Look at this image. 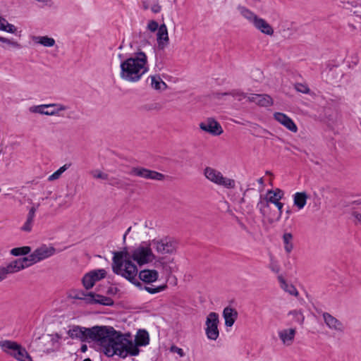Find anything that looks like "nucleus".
Returning a JSON list of instances; mask_svg holds the SVG:
<instances>
[{"label": "nucleus", "instance_id": "16", "mask_svg": "<svg viewBox=\"0 0 361 361\" xmlns=\"http://www.w3.org/2000/svg\"><path fill=\"white\" fill-rule=\"evenodd\" d=\"M169 38L167 27L165 24H161L157 32V43L159 49L163 50L169 44Z\"/></svg>", "mask_w": 361, "mask_h": 361}, {"label": "nucleus", "instance_id": "35", "mask_svg": "<svg viewBox=\"0 0 361 361\" xmlns=\"http://www.w3.org/2000/svg\"><path fill=\"white\" fill-rule=\"evenodd\" d=\"M269 203H270V202L269 201V200H267V197L265 198L262 199V195H260V200L257 203V207L259 209L260 213L263 216L266 215L267 212V210L270 207Z\"/></svg>", "mask_w": 361, "mask_h": 361}, {"label": "nucleus", "instance_id": "14", "mask_svg": "<svg viewBox=\"0 0 361 361\" xmlns=\"http://www.w3.org/2000/svg\"><path fill=\"white\" fill-rule=\"evenodd\" d=\"M88 297V305L99 304L104 306H113L114 304V300L111 298L93 292H90Z\"/></svg>", "mask_w": 361, "mask_h": 361}, {"label": "nucleus", "instance_id": "12", "mask_svg": "<svg viewBox=\"0 0 361 361\" xmlns=\"http://www.w3.org/2000/svg\"><path fill=\"white\" fill-rule=\"evenodd\" d=\"M200 128L212 135H220L223 133L221 125L213 118L200 123Z\"/></svg>", "mask_w": 361, "mask_h": 361}, {"label": "nucleus", "instance_id": "43", "mask_svg": "<svg viewBox=\"0 0 361 361\" xmlns=\"http://www.w3.org/2000/svg\"><path fill=\"white\" fill-rule=\"evenodd\" d=\"M243 16L248 19L250 22L254 24L256 18H258V16L255 15L253 12L250 11L249 9L243 8L242 11Z\"/></svg>", "mask_w": 361, "mask_h": 361}, {"label": "nucleus", "instance_id": "40", "mask_svg": "<svg viewBox=\"0 0 361 361\" xmlns=\"http://www.w3.org/2000/svg\"><path fill=\"white\" fill-rule=\"evenodd\" d=\"M167 288L166 285H161L159 286H145L144 290H145L147 292H148L150 294H155L157 293H159L161 291L164 290Z\"/></svg>", "mask_w": 361, "mask_h": 361}, {"label": "nucleus", "instance_id": "4", "mask_svg": "<svg viewBox=\"0 0 361 361\" xmlns=\"http://www.w3.org/2000/svg\"><path fill=\"white\" fill-rule=\"evenodd\" d=\"M109 326H94L91 328L72 325L69 326L67 334L71 339L79 340L81 342L94 341L103 348L107 336Z\"/></svg>", "mask_w": 361, "mask_h": 361}, {"label": "nucleus", "instance_id": "17", "mask_svg": "<svg viewBox=\"0 0 361 361\" xmlns=\"http://www.w3.org/2000/svg\"><path fill=\"white\" fill-rule=\"evenodd\" d=\"M238 315V314L235 309L229 306L225 307L223 311V317L225 320V325L227 327L232 326L237 319Z\"/></svg>", "mask_w": 361, "mask_h": 361}, {"label": "nucleus", "instance_id": "55", "mask_svg": "<svg viewBox=\"0 0 361 361\" xmlns=\"http://www.w3.org/2000/svg\"><path fill=\"white\" fill-rule=\"evenodd\" d=\"M71 166V164H66L63 166L60 167L58 170L62 174L65 171H66Z\"/></svg>", "mask_w": 361, "mask_h": 361}, {"label": "nucleus", "instance_id": "27", "mask_svg": "<svg viewBox=\"0 0 361 361\" xmlns=\"http://www.w3.org/2000/svg\"><path fill=\"white\" fill-rule=\"evenodd\" d=\"M151 79V86L153 89L156 90H159L162 89H166L167 87V85L161 79L159 75H151L149 77Z\"/></svg>", "mask_w": 361, "mask_h": 361}, {"label": "nucleus", "instance_id": "11", "mask_svg": "<svg viewBox=\"0 0 361 361\" xmlns=\"http://www.w3.org/2000/svg\"><path fill=\"white\" fill-rule=\"evenodd\" d=\"M131 257L139 265H142L152 262L155 256L149 247L140 246L133 251Z\"/></svg>", "mask_w": 361, "mask_h": 361}, {"label": "nucleus", "instance_id": "19", "mask_svg": "<svg viewBox=\"0 0 361 361\" xmlns=\"http://www.w3.org/2000/svg\"><path fill=\"white\" fill-rule=\"evenodd\" d=\"M253 25L257 30L265 35H272L274 34L272 27L263 18L258 17V18L255 19Z\"/></svg>", "mask_w": 361, "mask_h": 361}, {"label": "nucleus", "instance_id": "9", "mask_svg": "<svg viewBox=\"0 0 361 361\" xmlns=\"http://www.w3.org/2000/svg\"><path fill=\"white\" fill-rule=\"evenodd\" d=\"M219 323V314L216 312H210L206 319L205 333L209 340L216 341L219 336L218 324Z\"/></svg>", "mask_w": 361, "mask_h": 361}, {"label": "nucleus", "instance_id": "52", "mask_svg": "<svg viewBox=\"0 0 361 361\" xmlns=\"http://www.w3.org/2000/svg\"><path fill=\"white\" fill-rule=\"evenodd\" d=\"M61 176V173L59 171V170H56L54 173H53L51 176H49L48 180L53 181L54 180L59 178Z\"/></svg>", "mask_w": 361, "mask_h": 361}, {"label": "nucleus", "instance_id": "21", "mask_svg": "<svg viewBox=\"0 0 361 361\" xmlns=\"http://www.w3.org/2000/svg\"><path fill=\"white\" fill-rule=\"evenodd\" d=\"M295 330L294 329H283L279 332V336L283 343L287 345H290L294 339Z\"/></svg>", "mask_w": 361, "mask_h": 361}, {"label": "nucleus", "instance_id": "37", "mask_svg": "<svg viewBox=\"0 0 361 361\" xmlns=\"http://www.w3.org/2000/svg\"><path fill=\"white\" fill-rule=\"evenodd\" d=\"M31 251L30 246H23L20 247H15L11 250V254L13 256L26 255Z\"/></svg>", "mask_w": 361, "mask_h": 361}, {"label": "nucleus", "instance_id": "61", "mask_svg": "<svg viewBox=\"0 0 361 361\" xmlns=\"http://www.w3.org/2000/svg\"><path fill=\"white\" fill-rule=\"evenodd\" d=\"M291 210L290 209H288L286 211V219H288L289 218V216L290 214H291Z\"/></svg>", "mask_w": 361, "mask_h": 361}, {"label": "nucleus", "instance_id": "29", "mask_svg": "<svg viewBox=\"0 0 361 361\" xmlns=\"http://www.w3.org/2000/svg\"><path fill=\"white\" fill-rule=\"evenodd\" d=\"M293 236L290 233H285L283 235L284 249L287 253L291 252L293 249Z\"/></svg>", "mask_w": 361, "mask_h": 361}, {"label": "nucleus", "instance_id": "10", "mask_svg": "<svg viewBox=\"0 0 361 361\" xmlns=\"http://www.w3.org/2000/svg\"><path fill=\"white\" fill-rule=\"evenodd\" d=\"M106 276V271L104 269H94L85 274L82 283L86 290L91 289L96 282L104 279Z\"/></svg>", "mask_w": 361, "mask_h": 361}, {"label": "nucleus", "instance_id": "63", "mask_svg": "<svg viewBox=\"0 0 361 361\" xmlns=\"http://www.w3.org/2000/svg\"><path fill=\"white\" fill-rule=\"evenodd\" d=\"M164 269H165L166 271H168L169 273L171 272V268L169 267H164Z\"/></svg>", "mask_w": 361, "mask_h": 361}, {"label": "nucleus", "instance_id": "8", "mask_svg": "<svg viewBox=\"0 0 361 361\" xmlns=\"http://www.w3.org/2000/svg\"><path fill=\"white\" fill-rule=\"evenodd\" d=\"M152 245L154 246L157 252L160 254H173L176 252L178 243L171 237L166 236L160 240H153Z\"/></svg>", "mask_w": 361, "mask_h": 361}, {"label": "nucleus", "instance_id": "59", "mask_svg": "<svg viewBox=\"0 0 361 361\" xmlns=\"http://www.w3.org/2000/svg\"><path fill=\"white\" fill-rule=\"evenodd\" d=\"M271 269L273 271L278 273L280 271V268L278 265H271Z\"/></svg>", "mask_w": 361, "mask_h": 361}, {"label": "nucleus", "instance_id": "20", "mask_svg": "<svg viewBox=\"0 0 361 361\" xmlns=\"http://www.w3.org/2000/svg\"><path fill=\"white\" fill-rule=\"evenodd\" d=\"M323 318L326 324L330 328L338 331L342 330V324L336 317L328 312L323 314Z\"/></svg>", "mask_w": 361, "mask_h": 361}, {"label": "nucleus", "instance_id": "41", "mask_svg": "<svg viewBox=\"0 0 361 361\" xmlns=\"http://www.w3.org/2000/svg\"><path fill=\"white\" fill-rule=\"evenodd\" d=\"M274 204L278 208V214L276 215V216L275 218L269 219V221L270 223H273L274 221H279L281 219V215H282V209H283V203L281 202L280 201L276 202V201H274Z\"/></svg>", "mask_w": 361, "mask_h": 361}, {"label": "nucleus", "instance_id": "18", "mask_svg": "<svg viewBox=\"0 0 361 361\" xmlns=\"http://www.w3.org/2000/svg\"><path fill=\"white\" fill-rule=\"evenodd\" d=\"M138 276L144 283H150L158 279L159 273L154 269H144L140 271Z\"/></svg>", "mask_w": 361, "mask_h": 361}, {"label": "nucleus", "instance_id": "60", "mask_svg": "<svg viewBox=\"0 0 361 361\" xmlns=\"http://www.w3.org/2000/svg\"><path fill=\"white\" fill-rule=\"evenodd\" d=\"M87 350V346L86 344H82L80 347V351L82 353H85Z\"/></svg>", "mask_w": 361, "mask_h": 361}, {"label": "nucleus", "instance_id": "64", "mask_svg": "<svg viewBox=\"0 0 361 361\" xmlns=\"http://www.w3.org/2000/svg\"><path fill=\"white\" fill-rule=\"evenodd\" d=\"M258 183L260 184H263L264 183L263 178H260L259 179H258Z\"/></svg>", "mask_w": 361, "mask_h": 361}, {"label": "nucleus", "instance_id": "54", "mask_svg": "<svg viewBox=\"0 0 361 361\" xmlns=\"http://www.w3.org/2000/svg\"><path fill=\"white\" fill-rule=\"evenodd\" d=\"M151 10L154 13H158L161 11V6L158 3L154 4L151 7Z\"/></svg>", "mask_w": 361, "mask_h": 361}, {"label": "nucleus", "instance_id": "62", "mask_svg": "<svg viewBox=\"0 0 361 361\" xmlns=\"http://www.w3.org/2000/svg\"><path fill=\"white\" fill-rule=\"evenodd\" d=\"M143 8L145 10H147L149 8V5L146 2H143Z\"/></svg>", "mask_w": 361, "mask_h": 361}, {"label": "nucleus", "instance_id": "50", "mask_svg": "<svg viewBox=\"0 0 361 361\" xmlns=\"http://www.w3.org/2000/svg\"><path fill=\"white\" fill-rule=\"evenodd\" d=\"M36 211H37L36 207H32L30 209L29 212L27 214V220H30L31 221L33 222Z\"/></svg>", "mask_w": 361, "mask_h": 361}, {"label": "nucleus", "instance_id": "13", "mask_svg": "<svg viewBox=\"0 0 361 361\" xmlns=\"http://www.w3.org/2000/svg\"><path fill=\"white\" fill-rule=\"evenodd\" d=\"M56 252V249L53 246H47V245H42L37 248L33 254L36 258V260L40 262L48 257L53 256Z\"/></svg>", "mask_w": 361, "mask_h": 361}, {"label": "nucleus", "instance_id": "7", "mask_svg": "<svg viewBox=\"0 0 361 361\" xmlns=\"http://www.w3.org/2000/svg\"><path fill=\"white\" fill-rule=\"evenodd\" d=\"M204 176L212 183L225 188L233 189L235 187V180L224 177L219 171L210 166L204 169Z\"/></svg>", "mask_w": 361, "mask_h": 361}, {"label": "nucleus", "instance_id": "26", "mask_svg": "<svg viewBox=\"0 0 361 361\" xmlns=\"http://www.w3.org/2000/svg\"><path fill=\"white\" fill-rule=\"evenodd\" d=\"M278 280L281 283V288L286 292H288L292 295H297L298 294L295 287L292 284H288L282 276H279Z\"/></svg>", "mask_w": 361, "mask_h": 361}, {"label": "nucleus", "instance_id": "44", "mask_svg": "<svg viewBox=\"0 0 361 361\" xmlns=\"http://www.w3.org/2000/svg\"><path fill=\"white\" fill-rule=\"evenodd\" d=\"M92 176L97 179L108 180L109 176L107 173H103L99 170H95L92 172Z\"/></svg>", "mask_w": 361, "mask_h": 361}, {"label": "nucleus", "instance_id": "58", "mask_svg": "<svg viewBox=\"0 0 361 361\" xmlns=\"http://www.w3.org/2000/svg\"><path fill=\"white\" fill-rule=\"evenodd\" d=\"M6 22V20L3 17L0 16V30H2L5 28L4 23Z\"/></svg>", "mask_w": 361, "mask_h": 361}, {"label": "nucleus", "instance_id": "42", "mask_svg": "<svg viewBox=\"0 0 361 361\" xmlns=\"http://www.w3.org/2000/svg\"><path fill=\"white\" fill-rule=\"evenodd\" d=\"M0 42L6 44L13 48L20 49L21 45L18 42L0 36Z\"/></svg>", "mask_w": 361, "mask_h": 361}, {"label": "nucleus", "instance_id": "30", "mask_svg": "<svg viewBox=\"0 0 361 361\" xmlns=\"http://www.w3.org/2000/svg\"><path fill=\"white\" fill-rule=\"evenodd\" d=\"M257 104L261 106L268 107L273 104V99L268 94H258Z\"/></svg>", "mask_w": 361, "mask_h": 361}, {"label": "nucleus", "instance_id": "24", "mask_svg": "<svg viewBox=\"0 0 361 361\" xmlns=\"http://www.w3.org/2000/svg\"><path fill=\"white\" fill-rule=\"evenodd\" d=\"M307 195L306 192H296L294 195L293 202L294 205L296 206L299 209L304 208L307 203Z\"/></svg>", "mask_w": 361, "mask_h": 361}, {"label": "nucleus", "instance_id": "47", "mask_svg": "<svg viewBox=\"0 0 361 361\" xmlns=\"http://www.w3.org/2000/svg\"><path fill=\"white\" fill-rule=\"evenodd\" d=\"M4 27L5 28L3 29L2 31H5L9 33L13 34L17 30V28L13 25L8 23L7 20L4 23Z\"/></svg>", "mask_w": 361, "mask_h": 361}, {"label": "nucleus", "instance_id": "28", "mask_svg": "<svg viewBox=\"0 0 361 361\" xmlns=\"http://www.w3.org/2000/svg\"><path fill=\"white\" fill-rule=\"evenodd\" d=\"M33 40L38 44H40L46 47H51L55 44L54 38L49 37L48 36H38L35 37Z\"/></svg>", "mask_w": 361, "mask_h": 361}, {"label": "nucleus", "instance_id": "36", "mask_svg": "<svg viewBox=\"0 0 361 361\" xmlns=\"http://www.w3.org/2000/svg\"><path fill=\"white\" fill-rule=\"evenodd\" d=\"M109 184L111 186L116 187L119 189H125L129 187L130 185L126 182H125L123 180L112 177L109 179Z\"/></svg>", "mask_w": 361, "mask_h": 361}, {"label": "nucleus", "instance_id": "45", "mask_svg": "<svg viewBox=\"0 0 361 361\" xmlns=\"http://www.w3.org/2000/svg\"><path fill=\"white\" fill-rule=\"evenodd\" d=\"M295 90L299 92L304 94L309 93L310 88L307 87V85L302 84V83H296L295 85Z\"/></svg>", "mask_w": 361, "mask_h": 361}, {"label": "nucleus", "instance_id": "51", "mask_svg": "<svg viewBox=\"0 0 361 361\" xmlns=\"http://www.w3.org/2000/svg\"><path fill=\"white\" fill-rule=\"evenodd\" d=\"M171 351L173 353H178L180 357H183L185 355L183 350L182 348H180L176 346V345H172L171 347Z\"/></svg>", "mask_w": 361, "mask_h": 361}, {"label": "nucleus", "instance_id": "56", "mask_svg": "<svg viewBox=\"0 0 361 361\" xmlns=\"http://www.w3.org/2000/svg\"><path fill=\"white\" fill-rule=\"evenodd\" d=\"M118 291V289L117 288L110 287L107 290V294L114 295L116 294Z\"/></svg>", "mask_w": 361, "mask_h": 361}, {"label": "nucleus", "instance_id": "38", "mask_svg": "<svg viewBox=\"0 0 361 361\" xmlns=\"http://www.w3.org/2000/svg\"><path fill=\"white\" fill-rule=\"evenodd\" d=\"M49 108H53V111H50V116L59 115L61 111L68 109V106L58 103L49 104Z\"/></svg>", "mask_w": 361, "mask_h": 361}, {"label": "nucleus", "instance_id": "39", "mask_svg": "<svg viewBox=\"0 0 361 361\" xmlns=\"http://www.w3.org/2000/svg\"><path fill=\"white\" fill-rule=\"evenodd\" d=\"M289 315H293L295 322L302 324L304 322L305 317L303 316L301 311L292 310L288 313Z\"/></svg>", "mask_w": 361, "mask_h": 361}, {"label": "nucleus", "instance_id": "6", "mask_svg": "<svg viewBox=\"0 0 361 361\" xmlns=\"http://www.w3.org/2000/svg\"><path fill=\"white\" fill-rule=\"evenodd\" d=\"M37 262V261L32 252L28 256L23 257L11 262L6 267H0V281L4 280L6 277L7 274L19 271L20 270L28 267Z\"/></svg>", "mask_w": 361, "mask_h": 361}, {"label": "nucleus", "instance_id": "34", "mask_svg": "<svg viewBox=\"0 0 361 361\" xmlns=\"http://www.w3.org/2000/svg\"><path fill=\"white\" fill-rule=\"evenodd\" d=\"M147 172V168L136 166L132 167L130 171L128 172V174L132 176L140 177L142 178H145Z\"/></svg>", "mask_w": 361, "mask_h": 361}, {"label": "nucleus", "instance_id": "48", "mask_svg": "<svg viewBox=\"0 0 361 361\" xmlns=\"http://www.w3.org/2000/svg\"><path fill=\"white\" fill-rule=\"evenodd\" d=\"M159 27V24L155 20H150L147 25V28L151 32H155L156 30H158Z\"/></svg>", "mask_w": 361, "mask_h": 361}, {"label": "nucleus", "instance_id": "53", "mask_svg": "<svg viewBox=\"0 0 361 361\" xmlns=\"http://www.w3.org/2000/svg\"><path fill=\"white\" fill-rule=\"evenodd\" d=\"M352 216L356 219V223L361 224V214L356 210H352Z\"/></svg>", "mask_w": 361, "mask_h": 361}, {"label": "nucleus", "instance_id": "5", "mask_svg": "<svg viewBox=\"0 0 361 361\" xmlns=\"http://www.w3.org/2000/svg\"><path fill=\"white\" fill-rule=\"evenodd\" d=\"M1 350L18 361H32L26 349L16 341L4 340L0 341Z\"/></svg>", "mask_w": 361, "mask_h": 361}, {"label": "nucleus", "instance_id": "49", "mask_svg": "<svg viewBox=\"0 0 361 361\" xmlns=\"http://www.w3.org/2000/svg\"><path fill=\"white\" fill-rule=\"evenodd\" d=\"M32 224V221L26 219V221L25 222L24 225L21 227V230L26 232L31 231Z\"/></svg>", "mask_w": 361, "mask_h": 361}, {"label": "nucleus", "instance_id": "15", "mask_svg": "<svg viewBox=\"0 0 361 361\" xmlns=\"http://www.w3.org/2000/svg\"><path fill=\"white\" fill-rule=\"evenodd\" d=\"M274 117L275 120H276L279 123L284 126L287 129H288L291 132H297L298 127L296 126L293 121L286 114L281 112H276L274 114Z\"/></svg>", "mask_w": 361, "mask_h": 361}, {"label": "nucleus", "instance_id": "23", "mask_svg": "<svg viewBox=\"0 0 361 361\" xmlns=\"http://www.w3.org/2000/svg\"><path fill=\"white\" fill-rule=\"evenodd\" d=\"M135 342L140 346H145L149 344V336L148 332L145 329H140L135 338Z\"/></svg>", "mask_w": 361, "mask_h": 361}, {"label": "nucleus", "instance_id": "22", "mask_svg": "<svg viewBox=\"0 0 361 361\" xmlns=\"http://www.w3.org/2000/svg\"><path fill=\"white\" fill-rule=\"evenodd\" d=\"M230 95L235 98H236L238 101H241L243 99H245L247 96L246 94L238 90H233L230 92H216L215 97L217 99H221L224 96Z\"/></svg>", "mask_w": 361, "mask_h": 361}, {"label": "nucleus", "instance_id": "31", "mask_svg": "<svg viewBox=\"0 0 361 361\" xmlns=\"http://www.w3.org/2000/svg\"><path fill=\"white\" fill-rule=\"evenodd\" d=\"M90 295L89 293H85L84 290H73L71 291V293L70 296L73 299L77 300H82L85 302L86 304H88V300L89 298L88 295Z\"/></svg>", "mask_w": 361, "mask_h": 361}, {"label": "nucleus", "instance_id": "33", "mask_svg": "<svg viewBox=\"0 0 361 361\" xmlns=\"http://www.w3.org/2000/svg\"><path fill=\"white\" fill-rule=\"evenodd\" d=\"M45 109H49L48 104H41L38 106H32L30 108V111L32 113H37L42 115L50 116V111H45Z\"/></svg>", "mask_w": 361, "mask_h": 361}, {"label": "nucleus", "instance_id": "32", "mask_svg": "<svg viewBox=\"0 0 361 361\" xmlns=\"http://www.w3.org/2000/svg\"><path fill=\"white\" fill-rule=\"evenodd\" d=\"M165 178V175L156 171L147 169L146 176L145 179L163 180Z\"/></svg>", "mask_w": 361, "mask_h": 361}, {"label": "nucleus", "instance_id": "25", "mask_svg": "<svg viewBox=\"0 0 361 361\" xmlns=\"http://www.w3.org/2000/svg\"><path fill=\"white\" fill-rule=\"evenodd\" d=\"M283 194V191L279 188H276L274 190H269L267 191V197L270 203L274 204V201L276 200V202H279L281 199H282Z\"/></svg>", "mask_w": 361, "mask_h": 361}, {"label": "nucleus", "instance_id": "1", "mask_svg": "<svg viewBox=\"0 0 361 361\" xmlns=\"http://www.w3.org/2000/svg\"><path fill=\"white\" fill-rule=\"evenodd\" d=\"M108 335L104 343L102 351L107 357L118 355L121 358H126L128 355L136 356L140 353L139 345L130 340L129 334H123L117 331L114 327L109 326Z\"/></svg>", "mask_w": 361, "mask_h": 361}, {"label": "nucleus", "instance_id": "3", "mask_svg": "<svg viewBox=\"0 0 361 361\" xmlns=\"http://www.w3.org/2000/svg\"><path fill=\"white\" fill-rule=\"evenodd\" d=\"M130 254L127 247L120 252H114L112 259V270L114 274L121 275L140 290L144 286L137 279V266L130 260Z\"/></svg>", "mask_w": 361, "mask_h": 361}, {"label": "nucleus", "instance_id": "2", "mask_svg": "<svg viewBox=\"0 0 361 361\" xmlns=\"http://www.w3.org/2000/svg\"><path fill=\"white\" fill-rule=\"evenodd\" d=\"M121 78L130 82L139 81L148 71L147 57L145 52L139 51L134 56L123 61L120 65Z\"/></svg>", "mask_w": 361, "mask_h": 361}, {"label": "nucleus", "instance_id": "46", "mask_svg": "<svg viewBox=\"0 0 361 361\" xmlns=\"http://www.w3.org/2000/svg\"><path fill=\"white\" fill-rule=\"evenodd\" d=\"M349 206L351 207L352 210L361 211V197L350 202Z\"/></svg>", "mask_w": 361, "mask_h": 361}, {"label": "nucleus", "instance_id": "57", "mask_svg": "<svg viewBox=\"0 0 361 361\" xmlns=\"http://www.w3.org/2000/svg\"><path fill=\"white\" fill-rule=\"evenodd\" d=\"M257 94H252L250 97H248V100L249 102H255L257 104Z\"/></svg>", "mask_w": 361, "mask_h": 361}]
</instances>
